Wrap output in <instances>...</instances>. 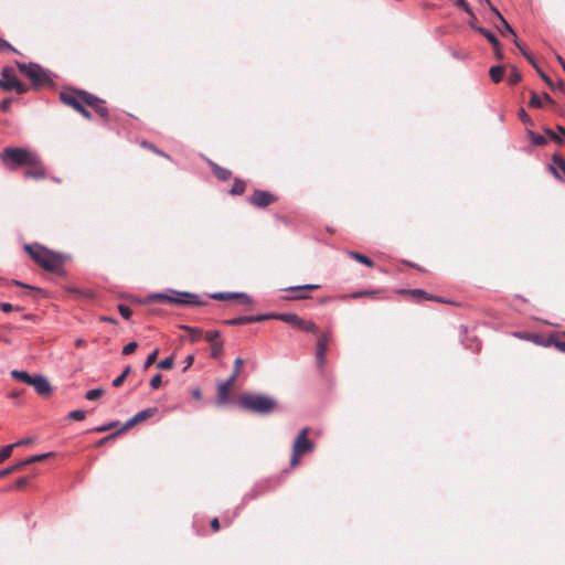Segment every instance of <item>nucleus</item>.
Instances as JSON below:
<instances>
[{
  "label": "nucleus",
  "instance_id": "obj_1",
  "mask_svg": "<svg viewBox=\"0 0 565 565\" xmlns=\"http://www.w3.org/2000/svg\"><path fill=\"white\" fill-rule=\"evenodd\" d=\"M24 250L43 269L51 273H60L65 263V257L40 244L25 245Z\"/></svg>",
  "mask_w": 565,
  "mask_h": 565
},
{
  "label": "nucleus",
  "instance_id": "obj_2",
  "mask_svg": "<svg viewBox=\"0 0 565 565\" xmlns=\"http://www.w3.org/2000/svg\"><path fill=\"white\" fill-rule=\"evenodd\" d=\"M0 159L8 169L14 170L18 167L34 164L35 153L25 148L8 147L0 153Z\"/></svg>",
  "mask_w": 565,
  "mask_h": 565
},
{
  "label": "nucleus",
  "instance_id": "obj_3",
  "mask_svg": "<svg viewBox=\"0 0 565 565\" xmlns=\"http://www.w3.org/2000/svg\"><path fill=\"white\" fill-rule=\"evenodd\" d=\"M241 405L257 414H270L277 408L275 398L262 394H244L239 398Z\"/></svg>",
  "mask_w": 565,
  "mask_h": 565
},
{
  "label": "nucleus",
  "instance_id": "obj_4",
  "mask_svg": "<svg viewBox=\"0 0 565 565\" xmlns=\"http://www.w3.org/2000/svg\"><path fill=\"white\" fill-rule=\"evenodd\" d=\"M89 97V93L78 89H67L60 93V99L63 104L72 107L88 120L92 119L90 111L86 109Z\"/></svg>",
  "mask_w": 565,
  "mask_h": 565
},
{
  "label": "nucleus",
  "instance_id": "obj_5",
  "mask_svg": "<svg viewBox=\"0 0 565 565\" xmlns=\"http://www.w3.org/2000/svg\"><path fill=\"white\" fill-rule=\"evenodd\" d=\"M11 376L17 381L23 382L30 386H33L35 392L43 397L50 396L52 394V386L49 380L41 374L30 375L25 371L13 370L11 372Z\"/></svg>",
  "mask_w": 565,
  "mask_h": 565
},
{
  "label": "nucleus",
  "instance_id": "obj_6",
  "mask_svg": "<svg viewBox=\"0 0 565 565\" xmlns=\"http://www.w3.org/2000/svg\"><path fill=\"white\" fill-rule=\"evenodd\" d=\"M310 429L308 427L302 428L292 445V454L290 458V466L292 468L300 463V459L303 455L312 452L315 450V444L308 438Z\"/></svg>",
  "mask_w": 565,
  "mask_h": 565
},
{
  "label": "nucleus",
  "instance_id": "obj_7",
  "mask_svg": "<svg viewBox=\"0 0 565 565\" xmlns=\"http://www.w3.org/2000/svg\"><path fill=\"white\" fill-rule=\"evenodd\" d=\"M17 66L26 78L30 79L34 88H40L51 83L47 72L36 63H20Z\"/></svg>",
  "mask_w": 565,
  "mask_h": 565
},
{
  "label": "nucleus",
  "instance_id": "obj_8",
  "mask_svg": "<svg viewBox=\"0 0 565 565\" xmlns=\"http://www.w3.org/2000/svg\"><path fill=\"white\" fill-rule=\"evenodd\" d=\"M173 296L168 294H154L150 298L160 302L175 303L180 306H204L205 302L199 299V296L190 292L172 291Z\"/></svg>",
  "mask_w": 565,
  "mask_h": 565
},
{
  "label": "nucleus",
  "instance_id": "obj_9",
  "mask_svg": "<svg viewBox=\"0 0 565 565\" xmlns=\"http://www.w3.org/2000/svg\"><path fill=\"white\" fill-rule=\"evenodd\" d=\"M331 340V332L321 333L317 340L316 362L320 369L324 366L328 345Z\"/></svg>",
  "mask_w": 565,
  "mask_h": 565
},
{
  "label": "nucleus",
  "instance_id": "obj_10",
  "mask_svg": "<svg viewBox=\"0 0 565 565\" xmlns=\"http://www.w3.org/2000/svg\"><path fill=\"white\" fill-rule=\"evenodd\" d=\"M276 200L274 194L264 190H255L248 199L249 203L256 207H267L276 202Z\"/></svg>",
  "mask_w": 565,
  "mask_h": 565
},
{
  "label": "nucleus",
  "instance_id": "obj_11",
  "mask_svg": "<svg viewBox=\"0 0 565 565\" xmlns=\"http://www.w3.org/2000/svg\"><path fill=\"white\" fill-rule=\"evenodd\" d=\"M319 288H320V286L319 285H315V284L288 287L285 290L292 292V296L286 297V299L287 300H303V299H308L309 296H308L307 292L308 291H315V290H317Z\"/></svg>",
  "mask_w": 565,
  "mask_h": 565
},
{
  "label": "nucleus",
  "instance_id": "obj_12",
  "mask_svg": "<svg viewBox=\"0 0 565 565\" xmlns=\"http://www.w3.org/2000/svg\"><path fill=\"white\" fill-rule=\"evenodd\" d=\"M211 298L215 299V300H231V299H235V300H237L242 305H248V306L253 305L252 298L248 295L243 294V292H238V294L215 292V294L211 295Z\"/></svg>",
  "mask_w": 565,
  "mask_h": 565
},
{
  "label": "nucleus",
  "instance_id": "obj_13",
  "mask_svg": "<svg viewBox=\"0 0 565 565\" xmlns=\"http://www.w3.org/2000/svg\"><path fill=\"white\" fill-rule=\"evenodd\" d=\"M26 170L24 172L25 178L42 180L45 178V170L41 163L40 158L35 154V163L26 164Z\"/></svg>",
  "mask_w": 565,
  "mask_h": 565
},
{
  "label": "nucleus",
  "instance_id": "obj_14",
  "mask_svg": "<svg viewBox=\"0 0 565 565\" xmlns=\"http://www.w3.org/2000/svg\"><path fill=\"white\" fill-rule=\"evenodd\" d=\"M158 412V408L157 407H149V408H146L141 412H138L134 417H131L124 426L122 429H128V428H131L134 427L135 425L152 417L156 415V413Z\"/></svg>",
  "mask_w": 565,
  "mask_h": 565
},
{
  "label": "nucleus",
  "instance_id": "obj_15",
  "mask_svg": "<svg viewBox=\"0 0 565 565\" xmlns=\"http://www.w3.org/2000/svg\"><path fill=\"white\" fill-rule=\"evenodd\" d=\"M18 82V78L13 74L12 70L9 67H6L1 72V78H0V88L10 92L13 90L15 84Z\"/></svg>",
  "mask_w": 565,
  "mask_h": 565
},
{
  "label": "nucleus",
  "instance_id": "obj_16",
  "mask_svg": "<svg viewBox=\"0 0 565 565\" xmlns=\"http://www.w3.org/2000/svg\"><path fill=\"white\" fill-rule=\"evenodd\" d=\"M235 381L233 379H227L225 382H222L217 386V404L222 405L228 401L230 392L234 386Z\"/></svg>",
  "mask_w": 565,
  "mask_h": 565
},
{
  "label": "nucleus",
  "instance_id": "obj_17",
  "mask_svg": "<svg viewBox=\"0 0 565 565\" xmlns=\"http://www.w3.org/2000/svg\"><path fill=\"white\" fill-rule=\"evenodd\" d=\"M552 160L553 164L550 166V171L555 178L565 181V160L558 154H554Z\"/></svg>",
  "mask_w": 565,
  "mask_h": 565
},
{
  "label": "nucleus",
  "instance_id": "obj_18",
  "mask_svg": "<svg viewBox=\"0 0 565 565\" xmlns=\"http://www.w3.org/2000/svg\"><path fill=\"white\" fill-rule=\"evenodd\" d=\"M88 107L93 108L99 117L104 119L108 118L109 111L108 108L105 106L104 100L99 99L93 94H90Z\"/></svg>",
  "mask_w": 565,
  "mask_h": 565
},
{
  "label": "nucleus",
  "instance_id": "obj_19",
  "mask_svg": "<svg viewBox=\"0 0 565 565\" xmlns=\"http://www.w3.org/2000/svg\"><path fill=\"white\" fill-rule=\"evenodd\" d=\"M544 104L553 105L554 100L546 93H544L542 96H540L535 92H531V97H530V102H529L530 107L542 108Z\"/></svg>",
  "mask_w": 565,
  "mask_h": 565
},
{
  "label": "nucleus",
  "instance_id": "obj_20",
  "mask_svg": "<svg viewBox=\"0 0 565 565\" xmlns=\"http://www.w3.org/2000/svg\"><path fill=\"white\" fill-rule=\"evenodd\" d=\"M268 320L267 316L258 315V316H248V317H238L231 320L224 321V323L230 326H238L246 324L252 322H262Z\"/></svg>",
  "mask_w": 565,
  "mask_h": 565
},
{
  "label": "nucleus",
  "instance_id": "obj_21",
  "mask_svg": "<svg viewBox=\"0 0 565 565\" xmlns=\"http://www.w3.org/2000/svg\"><path fill=\"white\" fill-rule=\"evenodd\" d=\"M514 43L515 45L522 51V54L524 55V57L532 64V66L536 70V72L539 73L540 77L551 87V88H555L552 79L542 71V68H540L536 63L534 62L533 57L525 51H523L520 46V44L518 43L516 39H514Z\"/></svg>",
  "mask_w": 565,
  "mask_h": 565
},
{
  "label": "nucleus",
  "instance_id": "obj_22",
  "mask_svg": "<svg viewBox=\"0 0 565 565\" xmlns=\"http://www.w3.org/2000/svg\"><path fill=\"white\" fill-rule=\"evenodd\" d=\"M264 316L268 317V320L276 319L289 323L294 327H297L299 322V316L296 313H265Z\"/></svg>",
  "mask_w": 565,
  "mask_h": 565
},
{
  "label": "nucleus",
  "instance_id": "obj_23",
  "mask_svg": "<svg viewBox=\"0 0 565 565\" xmlns=\"http://www.w3.org/2000/svg\"><path fill=\"white\" fill-rule=\"evenodd\" d=\"M211 164V168L215 174V177L218 179V180H222V181H227L231 179L232 177V172L226 169V168H223L214 162H210Z\"/></svg>",
  "mask_w": 565,
  "mask_h": 565
},
{
  "label": "nucleus",
  "instance_id": "obj_24",
  "mask_svg": "<svg viewBox=\"0 0 565 565\" xmlns=\"http://www.w3.org/2000/svg\"><path fill=\"white\" fill-rule=\"evenodd\" d=\"M407 292L409 295H412L413 297H416V298H423V299H426V300H434V301H438V302H445L441 298L428 295V294H426L422 289H411Z\"/></svg>",
  "mask_w": 565,
  "mask_h": 565
},
{
  "label": "nucleus",
  "instance_id": "obj_25",
  "mask_svg": "<svg viewBox=\"0 0 565 565\" xmlns=\"http://www.w3.org/2000/svg\"><path fill=\"white\" fill-rule=\"evenodd\" d=\"M491 10L500 19V22L503 28V29H499L501 34L504 35V32H508V33H511L515 38L514 31L512 30L511 25L507 22V20L501 15V13L494 7H491Z\"/></svg>",
  "mask_w": 565,
  "mask_h": 565
},
{
  "label": "nucleus",
  "instance_id": "obj_26",
  "mask_svg": "<svg viewBox=\"0 0 565 565\" xmlns=\"http://www.w3.org/2000/svg\"><path fill=\"white\" fill-rule=\"evenodd\" d=\"M527 136H529V139H530L531 143L534 145V146L542 147V146H545L546 142H547L545 136H541L539 134H535L531 129H527Z\"/></svg>",
  "mask_w": 565,
  "mask_h": 565
},
{
  "label": "nucleus",
  "instance_id": "obj_27",
  "mask_svg": "<svg viewBox=\"0 0 565 565\" xmlns=\"http://www.w3.org/2000/svg\"><path fill=\"white\" fill-rule=\"evenodd\" d=\"M297 328L306 331V332H311V333H317L318 332V326L312 322V321H307V320H303L301 318H299V322L297 323Z\"/></svg>",
  "mask_w": 565,
  "mask_h": 565
},
{
  "label": "nucleus",
  "instance_id": "obj_28",
  "mask_svg": "<svg viewBox=\"0 0 565 565\" xmlns=\"http://www.w3.org/2000/svg\"><path fill=\"white\" fill-rule=\"evenodd\" d=\"M489 75L494 83H499L504 76V67L501 65L492 66L489 71Z\"/></svg>",
  "mask_w": 565,
  "mask_h": 565
},
{
  "label": "nucleus",
  "instance_id": "obj_29",
  "mask_svg": "<svg viewBox=\"0 0 565 565\" xmlns=\"http://www.w3.org/2000/svg\"><path fill=\"white\" fill-rule=\"evenodd\" d=\"M24 467H25V462H23V460H22L13 466H10L3 470H0V479L6 478L13 472H18V471L22 470Z\"/></svg>",
  "mask_w": 565,
  "mask_h": 565
},
{
  "label": "nucleus",
  "instance_id": "obj_30",
  "mask_svg": "<svg viewBox=\"0 0 565 565\" xmlns=\"http://www.w3.org/2000/svg\"><path fill=\"white\" fill-rule=\"evenodd\" d=\"M245 189H246V183L245 181L241 180V179H235L234 180V183L230 190V194L232 195H241L245 192Z\"/></svg>",
  "mask_w": 565,
  "mask_h": 565
},
{
  "label": "nucleus",
  "instance_id": "obj_31",
  "mask_svg": "<svg viewBox=\"0 0 565 565\" xmlns=\"http://www.w3.org/2000/svg\"><path fill=\"white\" fill-rule=\"evenodd\" d=\"M349 256L367 267H373V265H374V263L367 256H365L363 254H360L356 252H350Z\"/></svg>",
  "mask_w": 565,
  "mask_h": 565
},
{
  "label": "nucleus",
  "instance_id": "obj_32",
  "mask_svg": "<svg viewBox=\"0 0 565 565\" xmlns=\"http://www.w3.org/2000/svg\"><path fill=\"white\" fill-rule=\"evenodd\" d=\"M181 328L189 333V339L192 342H195L201 338L202 331L200 329H195L188 326H182Z\"/></svg>",
  "mask_w": 565,
  "mask_h": 565
},
{
  "label": "nucleus",
  "instance_id": "obj_33",
  "mask_svg": "<svg viewBox=\"0 0 565 565\" xmlns=\"http://www.w3.org/2000/svg\"><path fill=\"white\" fill-rule=\"evenodd\" d=\"M243 364H244V360L242 358H236L234 360L233 372L228 379H233V381L236 382L237 376L241 373V369H242Z\"/></svg>",
  "mask_w": 565,
  "mask_h": 565
},
{
  "label": "nucleus",
  "instance_id": "obj_34",
  "mask_svg": "<svg viewBox=\"0 0 565 565\" xmlns=\"http://www.w3.org/2000/svg\"><path fill=\"white\" fill-rule=\"evenodd\" d=\"M477 31L482 34L492 44V46H498L499 41L492 32L484 28H478Z\"/></svg>",
  "mask_w": 565,
  "mask_h": 565
},
{
  "label": "nucleus",
  "instance_id": "obj_35",
  "mask_svg": "<svg viewBox=\"0 0 565 565\" xmlns=\"http://www.w3.org/2000/svg\"><path fill=\"white\" fill-rule=\"evenodd\" d=\"M140 146L142 148L149 149L150 151L154 152L158 156H161V157H164V158H169L168 154H166L163 151L159 150L153 143H151L149 141L142 140L140 142Z\"/></svg>",
  "mask_w": 565,
  "mask_h": 565
},
{
  "label": "nucleus",
  "instance_id": "obj_36",
  "mask_svg": "<svg viewBox=\"0 0 565 565\" xmlns=\"http://www.w3.org/2000/svg\"><path fill=\"white\" fill-rule=\"evenodd\" d=\"M67 291L76 297L93 298L94 294L90 290H82L78 288H68Z\"/></svg>",
  "mask_w": 565,
  "mask_h": 565
},
{
  "label": "nucleus",
  "instance_id": "obj_37",
  "mask_svg": "<svg viewBox=\"0 0 565 565\" xmlns=\"http://www.w3.org/2000/svg\"><path fill=\"white\" fill-rule=\"evenodd\" d=\"M543 131L546 137H548L554 142L562 145L563 138L557 132L553 131L551 128H543Z\"/></svg>",
  "mask_w": 565,
  "mask_h": 565
},
{
  "label": "nucleus",
  "instance_id": "obj_38",
  "mask_svg": "<svg viewBox=\"0 0 565 565\" xmlns=\"http://www.w3.org/2000/svg\"><path fill=\"white\" fill-rule=\"evenodd\" d=\"M51 456H52V452L42 454V455H34V456L23 460V462H25V466H28V465H31V463H34V462L43 461L44 459H46V458H49Z\"/></svg>",
  "mask_w": 565,
  "mask_h": 565
},
{
  "label": "nucleus",
  "instance_id": "obj_39",
  "mask_svg": "<svg viewBox=\"0 0 565 565\" xmlns=\"http://www.w3.org/2000/svg\"><path fill=\"white\" fill-rule=\"evenodd\" d=\"M522 79L521 73L515 68L512 67L511 73L508 77V82L510 85H515Z\"/></svg>",
  "mask_w": 565,
  "mask_h": 565
},
{
  "label": "nucleus",
  "instance_id": "obj_40",
  "mask_svg": "<svg viewBox=\"0 0 565 565\" xmlns=\"http://www.w3.org/2000/svg\"><path fill=\"white\" fill-rule=\"evenodd\" d=\"M103 394H104V390L103 388H94V390H90V391L86 392L85 397L88 401H96L100 396H103Z\"/></svg>",
  "mask_w": 565,
  "mask_h": 565
},
{
  "label": "nucleus",
  "instance_id": "obj_41",
  "mask_svg": "<svg viewBox=\"0 0 565 565\" xmlns=\"http://www.w3.org/2000/svg\"><path fill=\"white\" fill-rule=\"evenodd\" d=\"M173 364H174L173 356H168L158 363V367L161 370H170L173 367Z\"/></svg>",
  "mask_w": 565,
  "mask_h": 565
},
{
  "label": "nucleus",
  "instance_id": "obj_42",
  "mask_svg": "<svg viewBox=\"0 0 565 565\" xmlns=\"http://www.w3.org/2000/svg\"><path fill=\"white\" fill-rule=\"evenodd\" d=\"M13 449H14V447L11 444V445L4 446L0 450V463L3 462L4 460H7L11 456Z\"/></svg>",
  "mask_w": 565,
  "mask_h": 565
},
{
  "label": "nucleus",
  "instance_id": "obj_43",
  "mask_svg": "<svg viewBox=\"0 0 565 565\" xmlns=\"http://www.w3.org/2000/svg\"><path fill=\"white\" fill-rule=\"evenodd\" d=\"M158 354H159V349H154L148 356H147V360L145 362V370L149 369L157 360L158 358Z\"/></svg>",
  "mask_w": 565,
  "mask_h": 565
},
{
  "label": "nucleus",
  "instance_id": "obj_44",
  "mask_svg": "<svg viewBox=\"0 0 565 565\" xmlns=\"http://www.w3.org/2000/svg\"><path fill=\"white\" fill-rule=\"evenodd\" d=\"M86 413L82 409H75L68 413L67 418L73 420H83L85 419Z\"/></svg>",
  "mask_w": 565,
  "mask_h": 565
},
{
  "label": "nucleus",
  "instance_id": "obj_45",
  "mask_svg": "<svg viewBox=\"0 0 565 565\" xmlns=\"http://www.w3.org/2000/svg\"><path fill=\"white\" fill-rule=\"evenodd\" d=\"M519 118L526 126L532 127L534 125L533 120L531 119V117L526 114V111L523 108H521L519 110Z\"/></svg>",
  "mask_w": 565,
  "mask_h": 565
},
{
  "label": "nucleus",
  "instance_id": "obj_46",
  "mask_svg": "<svg viewBox=\"0 0 565 565\" xmlns=\"http://www.w3.org/2000/svg\"><path fill=\"white\" fill-rule=\"evenodd\" d=\"M223 353V343H213L211 348V356L217 359Z\"/></svg>",
  "mask_w": 565,
  "mask_h": 565
},
{
  "label": "nucleus",
  "instance_id": "obj_47",
  "mask_svg": "<svg viewBox=\"0 0 565 565\" xmlns=\"http://www.w3.org/2000/svg\"><path fill=\"white\" fill-rule=\"evenodd\" d=\"M380 291L376 290H365V291H356L351 295L352 298L356 299L360 297H375Z\"/></svg>",
  "mask_w": 565,
  "mask_h": 565
},
{
  "label": "nucleus",
  "instance_id": "obj_48",
  "mask_svg": "<svg viewBox=\"0 0 565 565\" xmlns=\"http://www.w3.org/2000/svg\"><path fill=\"white\" fill-rule=\"evenodd\" d=\"M137 348H138V343L135 341H131L124 347L122 354L129 355V354L134 353L137 350Z\"/></svg>",
  "mask_w": 565,
  "mask_h": 565
},
{
  "label": "nucleus",
  "instance_id": "obj_49",
  "mask_svg": "<svg viewBox=\"0 0 565 565\" xmlns=\"http://www.w3.org/2000/svg\"><path fill=\"white\" fill-rule=\"evenodd\" d=\"M555 348L565 353V333L553 341Z\"/></svg>",
  "mask_w": 565,
  "mask_h": 565
},
{
  "label": "nucleus",
  "instance_id": "obj_50",
  "mask_svg": "<svg viewBox=\"0 0 565 565\" xmlns=\"http://www.w3.org/2000/svg\"><path fill=\"white\" fill-rule=\"evenodd\" d=\"M118 311H119L120 316L125 319H129L132 313L131 309L126 305H119Z\"/></svg>",
  "mask_w": 565,
  "mask_h": 565
},
{
  "label": "nucleus",
  "instance_id": "obj_51",
  "mask_svg": "<svg viewBox=\"0 0 565 565\" xmlns=\"http://www.w3.org/2000/svg\"><path fill=\"white\" fill-rule=\"evenodd\" d=\"M220 338V332L216 330L207 331L205 333L206 341L213 343H217L216 340Z\"/></svg>",
  "mask_w": 565,
  "mask_h": 565
},
{
  "label": "nucleus",
  "instance_id": "obj_52",
  "mask_svg": "<svg viewBox=\"0 0 565 565\" xmlns=\"http://www.w3.org/2000/svg\"><path fill=\"white\" fill-rule=\"evenodd\" d=\"M162 383V376L161 374H156L151 380H150V386L153 388V390H157L160 387Z\"/></svg>",
  "mask_w": 565,
  "mask_h": 565
},
{
  "label": "nucleus",
  "instance_id": "obj_53",
  "mask_svg": "<svg viewBox=\"0 0 565 565\" xmlns=\"http://www.w3.org/2000/svg\"><path fill=\"white\" fill-rule=\"evenodd\" d=\"M0 310H2L3 312H10L12 310H17V311H21L22 309L20 307H13L11 303L9 302H0Z\"/></svg>",
  "mask_w": 565,
  "mask_h": 565
},
{
  "label": "nucleus",
  "instance_id": "obj_54",
  "mask_svg": "<svg viewBox=\"0 0 565 565\" xmlns=\"http://www.w3.org/2000/svg\"><path fill=\"white\" fill-rule=\"evenodd\" d=\"M456 3H457V6L462 8L467 13L473 15V13L470 9V6L468 4V2L466 0H456Z\"/></svg>",
  "mask_w": 565,
  "mask_h": 565
},
{
  "label": "nucleus",
  "instance_id": "obj_55",
  "mask_svg": "<svg viewBox=\"0 0 565 565\" xmlns=\"http://www.w3.org/2000/svg\"><path fill=\"white\" fill-rule=\"evenodd\" d=\"M11 103H12V99H11V98H6V99L1 100V103H0V109H1L3 113L9 111L10 106H11Z\"/></svg>",
  "mask_w": 565,
  "mask_h": 565
},
{
  "label": "nucleus",
  "instance_id": "obj_56",
  "mask_svg": "<svg viewBox=\"0 0 565 565\" xmlns=\"http://www.w3.org/2000/svg\"><path fill=\"white\" fill-rule=\"evenodd\" d=\"M28 482H29V479L26 477H22L15 481L13 487L17 489H22L28 484Z\"/></svg>",
  "mask_w": 565,
  "mask_h": 565
},
{
  "label": "nucleus",
  "instance_id": "obj_57",
  "mask_svg": "<svg viewBox=\"0 0 565 565\" xmlns=\"http://www.w3.org/2000/svg\"><path fill=\"white\" fill-rule=\"evenodd\" d=\"M13 90H15L18 94H25L28 92V87L18 81Z\"/></svg>",
  "mask_w": 565,
  "mask_h": 565
},
{
  "label": "nucleus",
  "instance_id": "obj_58",
  "mask_svg": "<svg viewBox=\"0 0 565 565\" xmlns=\"http://www.w3.org/2000/svg\"><path fill=\"white\" fill-rule=\"evenodd\" d=\"M116 426H117V423H109L107 425L99 426V427L95 428V431H97V433L107 431Z\"/></svg>",
  "mask_w": 565,
  "mask_h": 565
},
{
  "label": "nucleus",
  "instance_id": "obj_59",
  "mask_svg": "<svg viewBox=\"0 0 565 565\" xmlns=\"http://www.w3.org/2000/svg\"><path fill=\"white\" fill-rule=\"evenodd\" d=\"M0 50L15 51L12 45L6 40L0 38Z\"/></svg>",
  "mask_w": 565,
  "mask_h": 565
},
{
  "label": "nucleus",
  "instance_id": "obj_60",
  "mask_svg": "<svg viewBox=\"0 0 565 565\" xmlns=\"http://www.w3.org/2000/svg\"><path fill=\"white\" fill-rule=\"evenodd\" d=\"M126 377H124L121 374L118 375L114 381H113V386L114 387H119L122 385V383L125 382Z\"/></svg>",
  "mask_w": 565,
  "mask_h": 565
},
{
  "label": "nucleus",
  "instance_id": "obj_61",
  "mask_svg": "<svg viewBox=\"0 0 565 565\" xmlns=\"http://www.w3.org/2000/svg\"><path fill=\"white\" fill-rule=\"evenodd\" d=\"M33 441L32 438H25V439H22V440H19L14 444H12V446L15 448V447H20V446H24V445H29Z\"/></svg>",
  "mask_w": 565,
  "mask_h": 565
},
{
  "label": "nucleus",
  "instance_id": "obj_62",
  "mask_svg": "<svg viewBox=\"0 0 565 565\" xmlns=\"http://www.w3.org/2000/svg\"><path fill=\"white\" fill-rule=\"evenodd\" d=\"M118 435H119V431L114 433V434H110V435H108V436H106V437L102 438V439L98 441V446L104 445L107 440H110V439H113V438L117 437Z\"/></svg>",
  "mask_w": 565,
  "mask_h": 565
},
{
  "label": "nucleus",
  "instance_id": "obj_63",
  "mask_svg": "<svg viewBox=\"0 0 565 565\" xmlns=\"http://www.w3.org/2000/svg\"><path fill=\"white\" fill-rule=\"evenodd\" d=\"M220 521L217 518H214L211 520V529L213 530V532H217L220 530Z\"/></svg>",
  "mask_w": 565,
  "mask_h": 565
},
{
  "label": "nucleus",
  "instance_id": "obj_64",
  "mask_svg": "<svg viewBox=\"0 0 565 565\" xmlns=\"http://www.w3.org/2000/svg\"><path fill=\"white\" fill-rule=\"evenodd\" d=\"M194 362V356L193 355H188L184 360V363H185V366L183 369V371H186Z\"/></svg>",
  "mask_w": 565,
  "mask_h": 565
}]
</instances>
